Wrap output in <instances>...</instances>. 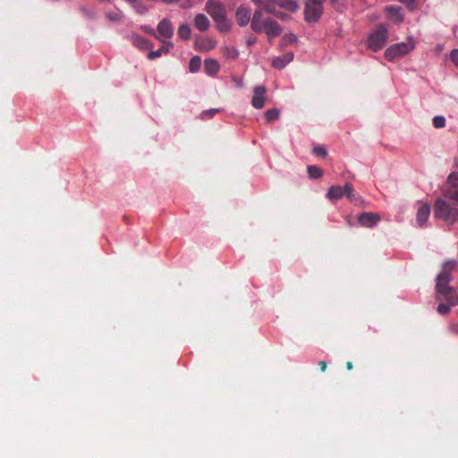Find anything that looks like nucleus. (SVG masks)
<instances>
[{
	"mask_svg": "<svg viewBox=\"0 0 458 458\" xmlns=\"http://www.w3.org/2000/svg\"><path fill=\"white\" fill-rule=\"evenodd\" d=\"M458 262L456 260H446L442 264L441 270L436 276L435 299L437 302V311L442 316L447 315L453 307L458 305L456 290L449 284L452 274L456 270Z\"/></svg>",
	"mask_w": 458,
	"mask_h": 458,
	"instance_id": "obj_1",
	"label": "nucleus"
},
{
	"mask_svg": "<svg viewBox=\"0 0 458 458\" xmlns=\"http://www.w3.org/2000/svg\"><path fill=\"white\" fill-rule=\"evenodd\" d=\"M250 26L255 32H265L269 39L279 36L282 28L277 21L271 19H262L260 9L254 12Z\"/></svg>",
	"mask_w": 458,
	"mask_h": 458,
	"instance_id": "obj_2",
	"label": "nucleus"
},
{
	"mask_svg": "<svg viewBox=\"0 0 458 458\" xmlns=\"http://www.w3.org/2000/svg\"><path fill=\"white\" fill-rule=\"evenodd\" d=\"M205 11L216 23L219 31L227 32L230 30L225 7L219 0H208L205 4Z\"/></svg>",
	"mask_w": 458,
	"mask_h": 458,
	"instance_id": "obj_3",
	"label": "nucleus"
},
{
	"mask_svg": "<svg viewBox=\"0 0 458 458\" xmlns=\"http://www.w3.org/2000/svg\"><path fill=\"white\" fill-rule=\"evenodd\" d=\"M434 216L446 224L456 222V208H452L445 200L437 199L434 205Z\"/></svg>",
	"mask_w": 458,
	"mask_h": 458,
	"instance_id": "obj_4",
	"label": "nucleus"
},
{
	"mask_svg": "<svg viewBox=\"0 0 458 458\" xmlns=\"http://www.w3.org/2000/svg\"><path fill=\"white\" fill-rule=\"evenodd\" d=\"M387 29L383 24H378L376 30L371 32L367 40V47L374 52L384 47L387 40Z\"/></svg>",
	"mask_w": 458,
	"mask_h": 458,
	"instance_id": "obj_5",
	"label": "nucleus"
},
{
	"mask_svg": "<svg viewBox=\"0 0 458 458\" xmlns=\"http://www.w3.org/2000/svg\"><path fill=\"white\" fill-rule=\"evenodd\" d=\"M414 48V44L411 40L401 42L391 45L385 51V56L388 61H393L401 58L409 54Z\"/></svg>",
	"mask_w": 458,
	"mask_h": 458,
	"instance_id": "obj_6",
	"label": "nucleus"
},
{
	"mask_svg": "<svg viewBox=\"0 0 458 458\" xmlns=\"http://www.w3.org/2000/svg\"><path fill=\"white\" fill-rule=\"evenodd\" d=\"M324 13V3L318 0H307L304 7V19L307 22H317Z\"/></svg>",
	"mask_w": 458,
	"mask_h": 458,
	"instance_id": "obj_7",
	"label": "nucleus"
},
{
	"mask_svg": "<svg viewBox=\"0 0 458 458\" xmlns=\"http://www.w3.org/2000/svg\"><path fill=\"white\" fill-rule=\"evenodd\" d=\"M258 5V9L261 10V13L265 11L267 13H272L280 19H284L286 14L283 12L276 11L278 6L277 0H251Z\"/></svg>",
	"mask_w": 458,
	"mask_h": 458,
	"instance_id": "obj_8",
	"label": "nucleus"
},
{
	"mask_svg": "<svg viewBox=\"0 0 458 458\" xmlns=\"http://www.w3.org/2000/svg\"><path fill=\"white\" fill-rule=\"evenodd\" d=\"M446 198L458 203V172H454L447 177V185L444 191Z\"/></svg>",
	"mask_w": 458,
	"mask_h": 458,
	"instance_id": "obj_9",
	"label": "nucleus"
},
{
	"mask_svg": "<svg viewBox=\"0 0 458 458\" xmlns=\"http://www.w3.org/2000/svg\"><path fill=\"white\" fill-rule=\"evenodd\" d=\"M157 38L158 40L165 42V39H169L174 35V26L170 20L164 18L160 21L157 25Z\"/></svg>",
	"mask_w": 458,
	"mask_h": 458,
	"instance_id": "obj_10",
	"label": "nucleus"
},
{
	"mask_svg": "<svg viewBox=\"0 0 458 458\" xmlns=\"http://www.w3.org/2000/svg\"><path fill=\"white\" fill-rule=\"evenodd\" d=\"M267 89L264 86H257L254 89V94L251 99V104L253 107L257 109H261L265 106V94Z\"/></svg>",
	"mask_w": 458,
	"mask_h": 458,
	"instance_id": "obj_11",
	"label": "nucleus"
},
{
	"mask_svg": "<svg viewBox=\"0 0 458 458\" xmlns=\"http://www.w3.org/2000/svg\"><path fill=\"white\" fill-rule=\"evenodd\" d=\"M380 220L377 214L372 212H364L358 216L359 223L365 227H372Z\"/></svg>",
	"mask_w": 458,
	"mask_h": 458,
	"instance_id": "obj_12",
	"label": "nucleus"
},
{
	"mask_svg": "<svg viewBox=\"0 0 458 458\" xmlns=\"http://www.w3.org/2000/svg\"><path fill=\"white\" fill-rule=\"evenodd\" d=\"M251 11L245 6H240L236 11V20L240 26H245L250 21Z\"/></svg>",
	"mask_w": 458,
	"mask_h": 458,
	"instance_id": "obj_13",
	"label": "nucleus"
},
{
	"mask_svg": "<svg viewBox=\"0 0 458 458\" xmlns=\"http://www.w3.org/2000/svg\"><path fill=\"white\" fill-rule=\"evenodd\" d=\"M293 59V53L288 52L285 53L282 56H277L273 59L272 61V66L276 69H283L289 63H291Z\"/></svg>",
	"mask_w": 458,
	"mask_h": 458,
	"instance_id": "obj_14",
	"label": "nucleus"
},
{
	"mask_svg": "<svg viewBox=\"0 0 458 458\" xmlns=\"http://www.w3.org/2000/svg\"><path fill=\"white\" fill-rule=\"evenodd\" d=\"M401 10L402 9L399 6H394V5L387 6L386 9L387 18L396 23L403 21V15L402 13Z\"/></svg>",
	"mask_w": 458,
	"mask_h": 458,
	"instance_id": "obj_15",
	"label": "nucleus"
},
{
	"mask_svg": "<svg viewBox=\"0 0 458 458\" xmlns=\"http://www.w3.org/2000/svg\"><path fill=\"white\" fill-rule=\"evenodd\" d=\"M194 25L199 31H206L210 26V21L203 13H198L194 19Z\"/></svg>",
	"mask_w": 458,
	"mask_h": 458,
	"instance_id": "obj_16",
	"label": "nucleus"
},
{
	"mask_svg": "<svg viewBox=\"0 0 458 458\" xmlns=\"http://www.w3.org/2000/svg\"><path fill=\"white\" fill-rule=\"evenodd\" d=\"M131 40L133 46L141 50H146L153 47L151 42L140 35H132Z\"/></svg>",
	"mask_w": 458,
	"mask_h": 458,
	"instance_id": "obj_17",
	"label": "nucleus"
},
{
	"mask_svg": "<svg viewBox=\"0 0 458 458\" xmlns=\"http://www.w3.org/2000/svg\"><path fill=\"white\" fill-rule=\"evenodd\" d=\"M429 216V207L427 203L422 205L417 212L416 220L420 226H423Z\"/></svg>",
	"mask_w": 458,
	"mask_h": 458,
	"instance_id": "obj_18",
	"label": "nucleus"
},
{
	"mask_svg": "<svg viewBox=\"0 0 458 458\" xmlns=\"http://www.w3.org/2000/svg\"><path fill=\"white\" fill-rule=\"evenodd\" d=\"M220 66L215 59H207L204 63V70L208 75H215L218 72Z\"/></svg>",
	"mask_w": 458,
	"mask_h": 458,
	"instance_id": "obj_19",
	"label": "nucleus"
},
{
	"mask_svg": "<svg viewBox=\"0 0 458 458\" xmlns=\"http://www.w3.org/2000/svg\"><path fill=\"white\" fill-rule=\"evenodd\" d=\"M344 197L343 188L339 185H333L328 189L327 198L330 200H337Z\"/></svg>",
	"mask_w": 458,
	"mask_h": 458,
	"instance_id": "obj_20",
	"label": "nucleus"
},
{
	"mask_svg": "<svg viewBox=\"0 0 458 458\" xmlns=\"http://www.w3.org/2000/svg\"><path fill=\"white\" fill-rule=\"evenodd\" d=\"M165 45L161 47L159 49L156 51H150L148 55V58L150 60L160 57L163 53H168L170 48L173 47V44L171 42H163Z\"/></svg>",
	"mask_w": 458,
	"mask_h": 458,
	"instance_id": "obj_21",
	"label": "nucleus"
},
{
	"mask_svg": "<svg viewBox=\"0 0 458 458\" xmlns=\"http://www.w3.org/2000/svg\"><path fill=\"white\" fill-rule=\"evenodd\" d=\"M278 6L291 13H295L299 9L296 0H277Z\"/></svg>",
	"mask_w": 458,
	"mask_h": 458,
	"instance_id": "obj_22",
	"label": "nucleus"
},
{
	"mask_svg": "<svg viewBox=\"0 0 458 458\" xmlns=\"http://www.w3.org/2000/svg\"><path fill=\"white\" fill-rule=\"evenodd\" d=\"M191 30L188 24H182L178 29V36L183 39L188 40L191 38Z\"/></svg>",
	"mask_w": 458,
	"mask_h": 458,
	"instance_id": "obj_23",
	"label": "nucleus"
},
{
	"mask_svg": "<svg viewBox=\"0 0 458 458\" xmlns=\"http://www.w3.org/2000/svg\"><path fill=\"white\" fill-rule=\"evenodd\" d=\"M201 66V58L198 55L193 56L189 63V70L191 72H197Z\"/></svg>",
	"mask_w": 458,
	"mask_h": 458,
	"instance_id": "obj_24",
	"label": "nucleus"
},
{
	"mask_svg": "<svg viewBox=\"0 0 458 458\" xmlns=\"http://www.w3.org/2000/svg\"><path fill=\"white\" fill-rule=\"evenodd\" d=\"M309 176L312 179H318L323 175V171L317 165H309L308 168Z\"/></svg>",
	"mask_w": 458,
	"mask_h": 458,
	"instance_id": "obj_25",
	"label": "nucleus"
},
{
	"mask_svg": "<svg viewBox=\"0 0 458 458\" xmlns=\"http://www.w3.org/2000/svg\"><path fill=\"white\" fill-rule=\"evenodd\" d=\"M106 18L111 21H121L123 18V13L120 10L111 11L106 13Z\"/></svg>",
	"mask_w": 458,
	"mask_h": 458,
	"instance_id": "obj_26",
	"label": "nucleus"
},
{
	"mask_svg": "<svg viewBox=\"0 0 458 458\" xmlns=\"http://www.w3.org/2000/svg\"><path fill=\"white\" fill-rule=\"evenodd\" d=\"M344 196H346L351 201L354 200L355 194H354V189L353 186L347 182L343 187Z\"/></svg>",
	"mask_w": 458,
	"mask_h": 458,
	"instance_id": "obj_27",
	"label": "nucleus"
},
{
	"mask_svg": "<svg viewBox=\"0 0 458 458\" xmlns=\"http://www.w3.org/2000/svg\"><path fill=\"white\" fill-rule=\"evenodd\" d=\"M224 55L227 57V58H231V59H237L238 56H239V52L238 50L233 47H226L224 48Z\"/></svg>",
	"mask_w": 458,
	"mask_h": 458,
	"instance_id": "obj_28",
	"label": "nucleus"
},
{
	"mask_svg": "<svg viewBox=\"0 0 458 458\" xmlns=\"http://www.w3.org/2000/svg\"><path fill=\"white\" fill-rule=\"evenodd\" d=\"M280 112L276 108H272L265 113V118L267 122H272L279 118Z\"/></svg>",
	"mask_w": 458,
	"mask_h": 458,
	"instance_id": "obj_29",
	"label": "nucleus"
},
{
	"mask_svg": "<svg viewBox=\"0 0 458 458\" xmlns=\"http://www.w3.org/2000/svg\"><path fill=\"white\" fill-rule=\"evenodd\" d=\"M432 122L434 127L437 129H441L445 126V118L443 115H436Z\"/></svg>",
	"mask_w": 458,
	"mask_h": 458,
	"instance_id": "obj_30",
	"label": "nucleus"
},
{
	"mask_svg": "<svg viewBox=\"0 0 458 458\" xmlns=\"http://www.w3.org/2000/svg\"><path fill=\"white\" fill-rule=\"evenodd\" d=\"M312 152L314 155L321 157H326L327 154L326 148L323 145L319 144L314 146Z\"/></svg>",
	"mask_w": 458,
	"mask_h": 458,
	"instance_id": "obj_31",
	"label": "nucleus"
},
{
	"mask_svg": "<svg viewBox=\"0 0 458 458\" xmlns=\"http://www.w3.org/2000/svg\"><path fill=\"white\" fill-rule=\"evenodd\" d=\"M218 112H219L218 109H210V110L203 111L201 113V118L202 119H210Z\"/></svg>",
	"mask_w": 458,
	"mask_h": 458,
	"instance_id": "obj_32",
	"label": "nucleus"
},
{
	"mask_svg": "<svg viewBox=\"0 0 458 458\" xmlns=\"http://www.w3.org/2000/svg\"><path fill=\"white\" fill-rule=\"evenodd\" d=\"M141 30H142L145 33H147V34H148V35H150V36H153V37H155L156 38H159V37H157V35L156 30H155L152 27H150V26H148V25H144V26H141Z\"/></svg>",
	"mask_w": 458,
	"mask_h": 458,
	"instance_id": "obj_33",
	"label": "nucleus"
},
{
	"mask_svg": "<svg viewBox=\"0 0 458 458\" xmlns=\"http://www.w3.org/2000/svg\"><path fill=\"white\" fill-rule=\"evenodd\" d=\"M296 40H297V38L293 34H290V35H284L282 39V42H283V45H286V44L293 43Z\"/></svg>",
	"mask_w": 458,
	"mask_h": 458,
	"instance_id": "obj_34",
	"label": "nucleus"
},
{
	"mask_svg": "<svg viewBox=\"0 0 458 458\" xmlns=\"http://www.w3.org/2000/svg\"><path fill=\"white\" fill-rule=\"evenodd\" d=\"M453 64L458 68V48L453 49L449 55Z\"/></svg>",
	"mask_w": 458,
	"mask_h": 458,
	"instance_id": "obj_35",
	"label": "nucleus"
},
{
	"mask_svg": "<svg viewBox=\"0 0 458 458\" xmlns=\"http://www.w3.org/2000/svg\"><path fill=\"white\" fill-rule=\"evenodd\" d=\"M403 4H404L409 9L414 10L417 8V0H400Z\"/></svg>",
	"mask_w": 458,
	"mask_h": 458,
	"instance_id": "obj_36",
	"label": "nucleus"
},
{
	"mask_svg": "<svg viewBox=\"0 0 458 458\" xmlns=\"http://www.w3.org/2000/svg\"><path fill=\"white\" fill-rule=\"evenodd\" d=\"M135 9H136L137 13H140V14H143L148 11V8L140 3H139L135 5Z\"/></svg>",
	"mask_w": 458,
	"mask_h": 458,
	"instance_id": "obj_37",
	"label": "nucleus"
},
{
	"mask_svg": "<svg viewBox=\"0 0 458 458\" xmlns=\"http://www.w3.org/2000/svg\"><path fill=\"white\" fill-rule=\"evenodd\" d=\"M318 366L320 368V370L324 372L327 369V364L325 360H321L319 361Z\"/></svg>",
	"mask_w": 458,
	"mask_h": 458,
	"instance_id": "obj_38",
	"label": "nucleus"
},
{
	"mask_svg": "<svg viewBox=\"0 0 458 458\" xmlns=\"http://www.w3.org/2000/svg\"><path fill=\"white\" fill-rule=\"evenodd\" d=\"M352 368H353V366H352V361H347V362H346V369L350 370V369H352Z\"/></svg>",
	"mask_w": 458,
	"mask_h": 458,
	"instance_id": "obj_39",
	"label": "nucleus"
},
{
	"mask_svg": "<svg viewBox=\"0 0 458 458\" xmlns=\"http://www.w3.org/2000/svg\"><path fill=\"white\" fill-rule=\"evenodd\" d=\"M165 4H174L177 3L179 0H162Z\"/></svg>",
	"mask_w": 458,
	"mask_h": 458,
	"instance_id": "obj_40",
	"label": "nucleus"
},
{
	"mask_svg": "<svg viewBox=\"0 0 458 458\" xmlns=\"http://www.w3.org/2000/svg\"><path fill=\"white\" fill-rule=\"evenodd\" d=\"M215 47V43L211 40H209V47H207V50L211 49Z\"/></svg>",
	"mask_w": 458,
	"mask_h": 458,
	"instance_id": "obj_41",
	"label": "nucleus"
},
{
	"mask_svg": "<svg viewBox=\"0 0 458 458\" xmlns=\"http://www.w3.org/2000/svg\"><path fill=\"white\" fill-rule=\"evenodd\" d=\"M254 42H255V40H254V39H253V40H249V41H248V45H252Z\"/></svg>",
	"mask_w": 458,
	"mask_h": 458,
	"instance_id": "obj_42",
	"label": "nucleus"
},
{
	"mask_svg": "<svg viewBox=\"0 0 458 458\" xmlns=\"http://www.w3.org/2000/svg\"><path fill=\"white\" fill-rule=\"evenodd\" d=\"M456 221H458V210L456 209Z\"/></svg>",
	"mask_w": 458,
	"mask_h": 458,
	"instance_id": "obj_43",
	"label": "nucleus"
}]
</instances>
